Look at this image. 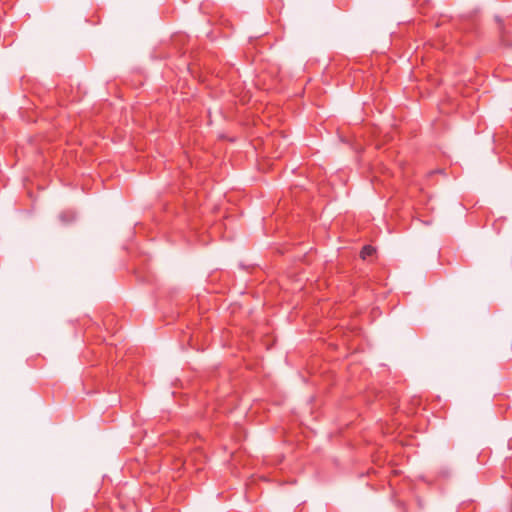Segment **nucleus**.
Listing matches in <instances>:
<instances>
[{
    "label": "nucleus",
    "instance_id": "nucleus-1",
    "mask_svg": "<svg viewBox=\"0 0 512 512\" xmlns=\"http://www.w3.org/2000/svg\"><path fill=\"white\" fill-rule=\"evenodd\" d=\"M376 252V249L371 245H365L360 251V257L366 260Z\"/></svg>",
    "mask_w": 512,
    "mask_h": 512
}]
</instances>
